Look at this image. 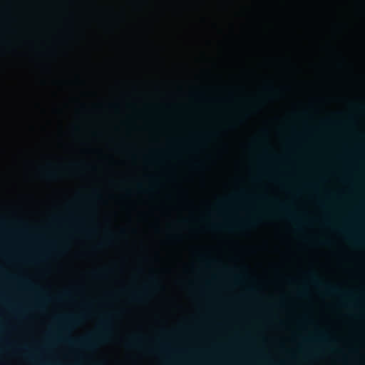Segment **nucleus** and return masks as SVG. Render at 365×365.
<instances>
[{
	"label": "nucleus",
	"instance_id": "f257e3e1",
	"mask_svg": "<svg viewBox=\"0 0 365 365\" xmlns=\"http://www.w3.org/2000/svg\"><path fill=\"white\" fill-rule=\"evenodd\" d=\"M110 322L108 317L102 319L100 327L96 332L86 338L76 340L74 344L81 347L89 349H93L97 344L107 339L110 330Z\"/></svg>",
	"mask_w": 365,
	"mask_h": 365
},
{
	"label": "nucleus",
	"instance_id": "f03ea898",
	"mask_svg": "<svg viewBox=\"0 0 365 365\" xmlns=\"http://www.w3.org/2000/svg\"><path fill=\"white\" fill-rule=\"evenodd\" d=\"M310 278L314 284H316L317 285L323 287L328 294H343L341 292V289H339V287H337L336 286L322 284L315 273L312 272L310 274Z\"/></svg>",
	"mask_w": 365,
	"mask_h": 365
},
{
	"label": "nucleus",
	"instance_id": "7ed1b4c3",
	"mask_svg": "<svg viewBox=\"0 0 365 365\" xmlns=\"http://www.w3.org/2000/svg\"><path fill=\"white\" fill-rule=\"evenodd\" d=\"M145 294V292H134V293H132L131 294V299L133 300V301H137V302H140L143 299V297Z\"/></svg>",
	"mask_w": 365,
	"mask_h": 365
},
{
	"label": "nucleus",
	"instance_id": "20e7f679",
	"mask_svg": "<svg viewBox=\"0 0 365 365\" xmlns=\"http://www.w3.org/2000/svg\"><path fill=\"white\" fill-rule=\"evenodd\" d=\"M140 340V337L139 336H134L130 338V339L128 341L126 345L128 346H133L136 345Z\"/></svg>",
	"mask_w": 365,
	"mask_h": 365
},
{
	"label": "nucleus",
	"instance_id": "39448f33",
	"mask_svg": "<svg viewBox=\"0 0 365 365\" xmlns=\"http://www.w3.org/2000/svg\"><path fill=\"white\" fill-rule=\"evenodd\" d=\"M71 296V293L69 291H65L61 294L56 297L57 300H62L63 299L69 298Z\"/></svg>",
	"mask_w": 365,
	"mask_h": 365
},
{
	"label": "nucleus",
	"instance_id": "423d86ee",
	"mask_svg": "<svg viewBox=\"0 0 365 365\" xmlns=\"http://www.w3.org/2000/svg\"><path fill=\"white\" fill-rule=\"evenodd\" d=\"M67 321L69 322V323H72V324H76V323H78L80 320V317L78 316H69L68 317H67Z\"/></svg>",
	"mask_w": 365,
	"mask_h": 365
},
{
	"label": "nucleus",
	"instance_id": "0eeeda50",
	"mask_svg": "<svg viewBox=\"0 0 365 365\" xmlns=\"http://www.w3.org/2000/svg\"><path fill=\"white\" fill-rule=\"evenodd\" d=\"M317 339L324 341H327L329 339L326 333H324V331H320L319 332L318 337Z\"/></svg>",
	"mask_w": 365,
	"mask_h": 365
},
{
	"label": "nucleus",
	"instance_id": "6e6552de",
	"mask_svg": "<svg viewBox=\"0 0 365 365\" xmlns=\"http://www.w3.org/2000/svg\"><path fill=\"white\" fill-rule=\"evenodd\" d=\"M46 175L49 178H54L56 177V173L54 171H48L46 172Z\"/></svg>",
	"mask_w": 365,
	"mask_h": 365
},
{
	"label": "nucleus",
	"instance_id": "1a4fd4ad",
	"mask_svg": "<svg viewBox=\"0 0 365 365\" xmlns=\"http://www.w3.org/2000/svg\"><path fill=\"white\" fill-rule=\"evenodd\" d=\"M280 208H281L282 210L287 211V207H285L284 205H280Z\"/></svg>",
	"mask_w": 365,
	"mask_h": 365
},
{
	"label": "nucleus",
	"instance_id": "9d476101",
	"mask_svg": "<svg viewBox=\"0 0 365 365\" xmlns=\"http://www.w3.org/2000/svg\"><path fill=\"white\" fill-rule=\"evenodd\" d=\"M99 272H94V274H99Z\"/></svg>",
	"mask_w": 365,
	"mask_h": 365
},
{
	"label": "nucleus",
	"instance_id": "9b49d317",
	"mask_svg": "<svg viewBox=\"0 0 365 365\" xmlns=\"http://www.w3.org/2000/svg\"><path fill=\"white\" fill-rule=\"evenodd\" d=\"M240 278V276H236V279H239Z\"/></svg>",
	"mask_w": 365,
	"mask_h": 365
}]
</instances>
